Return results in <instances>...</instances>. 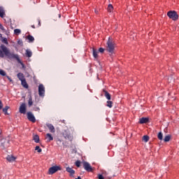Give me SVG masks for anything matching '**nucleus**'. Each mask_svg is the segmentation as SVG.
Masks as SVG:
<instances>
[{"label":"nucleus","instance_id":"1","mask_svg":"<svg viewBox=\"0 0 179 179\" xmlns=\"http://www.w3.org/2000/svg\"><path fill=\"white\" fill-rule=\"evenodd\" d=\"M9 58V59H16L17 61H20L18 55L10 52V50L5 45H0V58Z\"/></svg>","mask_w":179,"mask_h":179},{"label":"nucleus","instance_id":"2","mask_svg":"<svg viewBox=\"0 0 179 179\" xmlns=\"http://www.w3.org/2000/svg\"><path fill=\"white\" fill-rule=\"evenodd\" d=\"M106 44H107L106 50L110 53V55L111 56L113 54H114V50L115 48V45H114V43H113V41L110 39H108Z\"/></svg>","mask_w":179,"mask_h":179},{"label":"nucleus","instance_id":"3","mask_svg":"<svg viewBox=\"0 0 179 179\" xmlns=\"http://www.w3.org/2000/svg\"><path fill=\"white\" fill-rule=\"evenodd\" d=\"M167 16L172 20H178V14L176 10H170L167 13Z\"/></svg>","mask_w":179,"mask_h":179},{"label":"nucleus","instance_id":"4","mask_svg":"<svg viewBox=\"0 0 179 179\" xmlns=\"http://www.w3.org/2000/svg\"><path fill=\"white\" fill-rule=\"evenodd\" d=\"M38 95L40 97H44L45 96V87L43 84H40L38 86Z\"/></svg>","mask_w":179,"mask_h":179},{"label":"nucleus","instance_id":"5","mask_svg":"<svg viewBox=\"0 0 179 179\" xmlns=\"http://www.w3.org/2000/svg\"><path fill=\"white\" fill-rule=\"evenodd\" d=\"M0 142H1L0 146L3 149H6V148L9 146V141L6 138H2Z\"/></svg>","mask_w":179,"mask_h":179},{"label":"nucleus","instance_id":"6","mask_svg":"<svg viewBox=\"0 0 179 179\" xmlns=\"http://www.w3.org/2000/svg\"><path fill=\"white\" fill-rule=\"evenodd\" d=\"M83 168L86 171H88V173H92V171H93V168H92V166H90V164L87 162H83Z\"/></svg>","mask_w":179,"mask_h":179},{"label":"nucleus","instance_id":"7","mask_svg":"<svg viewBox=\"0 0 179 179\" xmlns=\"http://www.w3.org/2000/svg\"><path fill=\"white\" fill-rule=\"evenodd\" d=\"M59 170H61V167L54 166L49 169L48 173L49 174H55V173H57V171H59Z\"/></svg>","mask_w":179,"mask_h":179},{"label":"nucleus","instance_id":"8","mask_svg":"<svg viewBox=\"0 0 179 179\" xmlns=\"http://www.w3.org/2000/svg\"><path fill=\"white\" fill-rule=\"evenodd\" d=\"M27 118L29 121H31V122H36V117H34V115H33L31 112L27 113Z\"/></svg>","mask_w":179,"mask_h":179},{"label":"nucleus","instance_id":"9","mask_svg":"<svg viewBox=\"0 0 179 179\" xmlns=\"http://www.w3.org/2000/svg\"><path fill=\"white\" fill-rule=\"evenodd\" d=\"M46 127L48 128L51 134H55V127H54V125H52V124L47 123Z\"/></svg>","mask_w":179,"mask_h":179},{"label":"nucleus","instance_id":"10","mask_svg":"<svg viewBox=\"0 0 179 179\" xmlns=\"http://www.w3.org/2000/svg\"><path fill=\"white\" fill-rule=\"evenodd\" d=\"M63 136L65 138V139H69V141H71L72 139V135H71V133L68 131H64Z\"/></svg>","mask_w":179,"mask_h":179},{"label":"nucleus","instance_id":"11","mask_svg":"<svg viewBox=\"0 0 179 179\" xmlns=\"http://www.w3.org/2000/svg\"><path fill=\"white\" fill-rule=\"evenodd\" d=\"M20 114H26V103H22L20 106Z\"/></svg>","mask_w":179,"mask_h":179},{"label":"nucleus","instance_id":"12","mask_svg":"<svg viewBox=\"0 0 179 179\" xmlns=\"http://www.w3.org/2000/svg\"><path fill=\"white\" fill-rule=\"evenodd\" d=\"M66 171H67V173H69L71 177H73V174H75V170L69 166L66 168Z\"/></svg>","mask_w":179,"mask_h":179},{"label":"nucleus","instance_id":"13","mask_svg":"<svg viewBox=\"0 0 179 179\" xmlns=\"http://www.w3.org/2000/svg\"><path fill=\"white\" fill-rule=\"evenodd\" d=\"M21 85L24 87L25 89H29V85L27 84V82L26 81V78L21 80Z\"/></svg>","mask_w":179,"mask_h":179},{"label":"nucleus","instance_id":"14","mask_svg":"<svg viewBox=\"0 0 179 179\" xmlns=\"http://www.w3.org/2000/svg\"><path fill=\"white\" fill-rule=\"evenodd\" d=\"M140 124H147L149 122V118L148 117H141L139 120Z\"/></svg>","mask_w":179,"mask_h":179},{"label":"nucleus","instance_id":"15","mask_svg":"<svg viewBox=\"0 0 179 179\" xmlns=\"http://www.w3.org/2000/svg\"><path fill=\"white\" fill-rule=\"evenodd\" d=\"M45 138L47 139L48 142H51V141H54V137H52V136L50 133H48L46 134Z\"/></svg>","mask_w":179,"mask_h":179},{"label":"nucleus","instance_id":"16","mask_svg":"<svg viewBox=\"0 0 179 179\" xmlns=\"http://www.w3.org/2000/svg\"><path fill=\"white\" fill-rule=\"evenodd\" d=\"M99 51H97V50L93 48L92 49V55L94 57V58L97 59L99 57Z\"/></svg>","mask_w":179,"mask_h":179},{"label":"nucleus","instance_id":"17","mask_svg":"<svg viewBox=\"0 0 179 179\" xmlns=\"http://www.w3.org/2000/svg\"><path fill=\"white\" fill-rule=\"evenodd\" d=\"M103 93H104V96L107 99V100H111V94H110V93H108V92L103 90Z\"/></svg>","mask_w":179,"mask_h":179},{"label":"nucleus","instance_id":"18","mask_svg":"<svg viewBox=\"0 0 179 179\" xmlns=\"http://www.w3.org/2000/svg\"><path fill=\"white\" fill-rule=\"evenodd\" d=\"M8 162H15L16 160V157L13 155H8L6 157Z\"/></svg>","mask_w":179,"mask_h":179},{"label":"nucleus","instance_id":"19","mask_svg":"<svg viewBox=\"0 0 179 179\" xmlns=\"http://www.w3.org/2000/svg\"><path fill=\"white\" fill-rule=\"evenodd\" d=\"M19 80H24L25 78H24V75L22 73H18L17 75Z\"/></svg>","mask_w":179,"mask_h":179},{"label":"nucleus","instance_id":"20","mask_svg":"<svg viewBox=\"0 0 179 179\" xmlns=\"http://www.w3.org/2000/svg\"><path fill=\"white\" fill-rule=\"evenodd\" d=\"M0 17H5V10L3 7H0Z\"/></svg>","mask_w":179,"mask_h":179},{"label":"nucleus","instance_id":"21","mask_svg":"<svg viewBox=\"0 0 179 179\" xmlns=\"http://www.w3.org/2000/svg\"><path fill=\"white\" fill-rule=\"evenodd\" d=\"M8 110H9V106H6L3 108V113H4L5 115H8Z\"/></svg>","mask_w":179,"mask_h":179},{"label":"nucleus","instance_id":"22","mask_svg":"<svg viewBox=\"0 0 179 179\" xmlns=\"http://www.w3.org/2000/svg\"><path fill=\"white\" fill-rule=\"evenodd\" d=\"M28 106L29 107H31L33 106V98L31 97V95H30L29 101H28Z\"/></svg>","mask_w":179,"mask_h":179},{"label":"nucleus","instance_id":"23","mask_svg":"<svg viewBox=\"0 0 179 179\" xmlns=\"http://www.w3.org/2000/svg\"><path fill=\"white\" fill-rule=\"evenodd\" d=\"M25 55H26V57H28V58H30L31 57V55H33V53L31 52V51L27 50Z\"/></svg>","mask_w":179,"mask_h":179},{"label":"nucleus","instance_id":"24","mask_svg":"<svg viewBox=\"0 0 179 179\" xmlns=\"http://www.w3.org/2000/svg\"><path fill=\"white\" fill-rule=\"evenodd\" d=\"M34 141L36 143H38V142H40V137L38 135L34 136Z\"/></svg>","mask_w":179,"mask_h":179},{"label":"nucleus","instance_id":"25","mask_svg":"<svg viewBox=\"0 0 179 179\" xmlns=\"http://www.w3.org/2000/svg\"><path fill=\"white\" fill-rule=\"evenodd\" d=\"M170 139H171V136L167 135L164 137V142H170Z\"/></svg>","mask_w":179,"mask_h":179},{"label":"nucleus","instance_id":"26","mask_svg":"<svg viewBox=\"0 0 179 179\" xmlns=\"http://www.w3.org/2000/svg\"><path fill=\"white\" fill-rule=\"evenodd\" d=\"M157 138L159 141H163V133L162 131L158 133Z\"/></svg>","mask_w":179,"mask_h":179},{"label":"nucleus","instance_id":"27","mask_svg":"<svg viewBox=\"0 0 179 179\" xmlns=\"http://www.w3.org/2000/svg\"><path fill=\"white\" fill-rule=\"evenodd\" d=\"M27 38H28L29 43H33V41H34V37H33V36H31V35H29L27 36Z\"/></svg>","mask_w":179,"mask_h":179},{"label":"nucleus","instance_id":"28","mask_svg":"<svg viewBox=\"0 0 179 179\" xmlns=\"http://www.w3.org/2000/svg\"><path fill=\"white\" fill-rule=\"evenodd\" d=\"M149 136L148 135H145L143 136V141H144V142H149Z\"/></svg>","mask_w":179,"mask_h":179},{"label":"nucleus","instance_id":"29","mask_svg":"<svg viewBox=\"0 0 179 179\" xmlns=\"http://www.w3.org/2000/svg\"><path fill=\"white\" fill-rule=\"evenodd\" d=\"M113 9H114V7H113V5L109 4L108 6V12H113Z\"/></svg>","mask_w":179,"mask_h":179},{"label":"nucleus","instance_id":"30","mask_svg":"<svg viewBox=\"0 0 179 179\" xmlns=\"http://www.w3.org/2000/svg\"><path fill=\"white\" fill-rule=\"evenodd\" d=\"M106 103L107 107H109V108H111L113 107V101H108Z\"/></svg>","mask_w":179,"mask_h":179},{"label":"nucleus","instance_id":"31","mask_svg":"<svg viewBox=\"0 0 179 179\" xmlns=\"http://www.w3.org/2000/svg\"><path fill=\"white\" fill-rule=\"evenodd\" d=\"M14 33H15V34H17L18 36V34H20V33H22V31L19 29H15L14 30Z\"/></svg>","mask_w":179,"mask_h":179},{"label":"nucleus","instance_id":"32","mask_svg":"<svg viewBox=\"0 0 179 179\" xmlns=\"http://www.w3.org/2000/svg\"><path fill=\"white\" fill-rule=\"evenodd\" d=\"M35 150H37L38 153H41V152H43V150L40 148V146H36Z\"/></svg>","mask_w":179,"mask_h":179},{"label":"nucleus","instance_id":"33","mask_svg":"<svg viewBox=\"0 0 179 179\" xmlns=\"http://www.w3.org/2000/svg\"><path fill=\"white\" fill-rule=\"evenodd\" d=\"M0 75H1V76H6V72L2 69H0Z\"/></svg>","mask_w":179,"mask_h":179},{"label":"nucleus","instance_id":"34","mask_svg":"<svg viewBox=\"0 0 179 179\" xmlns=\"http://www.w3.org/2000/svg\"><path fill=\"white\" fill-rule=\"evenodd\" d=\"M76 166L77 167H80V160H78L76 162Z\"/></svg>","mask_w":179,"mask_h":179},{"label":"nucleus","instance_id":"35","mask_svg":"<svg viewBox=\"0 0 179 179\" xmlns=\"http://www.w3.org/2000/svg\"><path fill=\"white\" fill-rule=\"evenodd\" d=\"M2 43L4 44H8V39L6 38H3Z\"/></svg>","mask_w":179,"mask_h":179},{"label":"nucleus","instance_id":"36","mask_svg":"<svg viewBox=\"0 0 179 179\" xmlns=\"http://www.w3.org/2000/svg\"><path fill=\"white\" fill-rule=\"evenodd\" d=\"M0 29L2 30V31H5V27L2 25V24H0Z\"/></svg>","mask_w":179,"mask_h":179},{"label":"nucleus","instance_id":"37","mask_svg":"<svg viewBox=\"0 0 179 179\" xmlns=\"http://www.w3.org/2000/svg\"><path fill=\"white\" fill-rule=\"evenodd\" d=\"M98 178L99 179H104V176H103V175H101V174H99L98 175Z\"/></svg>","mask_w":179,"mask_h":179},{"label":"nucleus","instance_id":"38","mask_svg":"<svg viewBox=\"0 0 179 179\" xmlns=\"http://www.w3.org/2000/svg\"><path fill=\"white\" fill-rule=\"evenodd\" d=\"M99 52H101V53L104 52V48H100L99 49Z\"/></svg>","mask_w":179,"mask_h":179},{"label":"nucleus","instance_id":"39","mask_svg":"<svg viewBox=\"0 0 179 179\" xmlns=\"http://www.w3.org/2000/svg\"><path fill=\"white\" fill-rule=\"evenodd\" d=\"M2 107H3V103H2V101L0 100V110H2Z\"/></svg>","mask_w":179,"mask_h":179},{"label":"nucleus","instance_id":"40","mask_svg":"<svg viewBox=\"0 0 179 179\" xmlns=\"http://www.w3.org/2000/svg\"><path fill=\"white\" fill-rule=\"evenodd\" d=\"M38 27L41 26V20L40 19H38Z\"/></svg>","mask_w":179,"mask_h":179},{"label":"nucleus","instance_id":"41","mask_svg":"<svg viewBox=\"0 0 179 179\" xmlns=\"http://www.w3.org/2000/svg\"><path fill=\"white\" fill-rule=\"evenodd\" d=\"M35 111H40V108L39 107H36L34 108Z\"/></svg>","mask_w":179,"mask_h":179},{"label":"nucleus","instance_id":"42","mask_svg":"<svg viewBox=\"0 0 179 179\" xmlns=\"http://www.w3.org/2000/svg\"><path fill=\"white\" fill-rule=\"evenodd\" d=\"M6 78L8 79V80H10V82H12V79L10 78V77L7 76Z\"/></svg>","mask_w":179,"mask_h":179},{"label":"nucleus","instance_id":"43","mask_svg":"<svg viewBox=\"0 0 179 179\" xmlns=\"http://www.w3.org/2000/svg\"><path fill=\"white\" fill-rule=\"evenodd\" d=\"M32 29H36V27L34 25L31 26Z\"/></svg>","mask_w":179,"mask_h":179},{"label":"nucleus","instance_id":"44","mask_svg":"<svg viewBox=\"0 0 179 179\" xmlns=\"http://www.w3.org/2000/svg\"><path fill=\"white\" fill-rule=\"evenodd\" d=\"M95 13H99V11L95 10Z\"/></svg>","mask_w":179,"mask_h":179},{"label":"nucleus","instance_id":"45","mask_svg":"<svg viewBox=\"0 0 179 179\" xmlns=\"http://www.w3.org/2000/svg\"><path fill=\"white\" fill-rule=\"evenodd\" d=\"M0 38H2V34H0Z\"/></svg>","mask_w":179,"mask_h":179},{"label":"nucleus","instance_id":"46","mask_svg":"<svg viewBox=\"0 0 179 179\" xmlns=\"http://www.w3.org/2000/svg\"><path fill=\"white\" fill-rule=\"evenodd\" d=\"M22 66H24L23 65V64H22Z\"/></svg>","mask_w":179,"mask_h":179}]
</instances>
